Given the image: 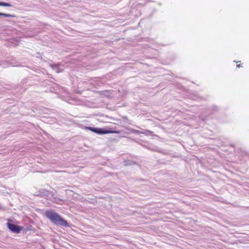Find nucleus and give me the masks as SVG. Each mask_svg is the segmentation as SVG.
<instances>
[{"label": "nucleus", "instance_id": "nucleus-1", "mask_svg": "<svg viewBox=\"0 0 249 249\" xmlns=\"http://www.w3.org/2000/svg\"><path fill=\"white\" fill-rule=\"evenodd\" d=\"M44 215L55 224L60 225L65 227L69 226L68 223L53 210L46 211Z\"/></svg>", "mask_w": 249, "mask_h": 249}, {"label": "nucleus", "instance_id": "nucleus-2", "mask_svg": "<svg viewBox=\"0 0 249 249\" xmlns=\"http://www.w3.org/2000/svg\"><path fill=\"white\" fill-rule=\"evenodd\" d=\"M85 129L87 130H89L92 132L94 133L99 134H109V133H115V134H119L120 132L118 130H113L112 129H105L103 128H100L97 127H91L89 126H86Z\"/></svg>", "mask_w": 249, "mask_h": 249}, {"label": "nucleus", "instance_id": "nucleus-3", "mask_svg": "<svg viewBox=\"0 0 249 249\" xmlns=\"http://www.w3.org/2000/svg\"><path fill=\"white\" fill-rule=\"evenodd\" d=\"M8 229L13 232L19 233L23 229V227L11 224L9 222L7 223Z\"/></svg>", "mask_w": 249, "mask_h": 249}, {"label": "nucleus", "instance_id": "nucleus-4", "mask_svg": "<svg viewBox=\"0 0 249 249\" xmlns=\"http://www.w3.org/2000/svg\"><path fill=\"white\" fill-rule=\"evenodd\" d=\"M0 6H6V7H10L11 6V5L9 3L3 2L0 1Z\"/></svg>", "mask_w": 249, "mask_h": 249}, {"label": "nucleus", "instance_id": "nucleus-5", "mask_svg": "<svg viewBox=\"0 0 249 249\" xmlns=\"http://www.w3.org/2000/svg\"><path fill=\"white\" fill-rule=\"evenodd\" d=\"M0 16L5 17H8V18L14 17V16H13L12 15L8 14H5V13H0Z\"/></svg>", "mask_w": 249, "mask_h": 249}, {"label": "nucleus", "instance_id": "nucleus-6", "mask_svg": "<svg viewBox=\"0 0 249 249\" xmlns=\"http://www.w3.org/2000/svg\"><path fill=\"white\" fill-rule=\"evenodd\" d=\"M236 66H237V67H238V68L242 67V66L241 65V64H237Z\"/></svg>", "mask_w": 249, "mask_h": 249}]
</instances>
